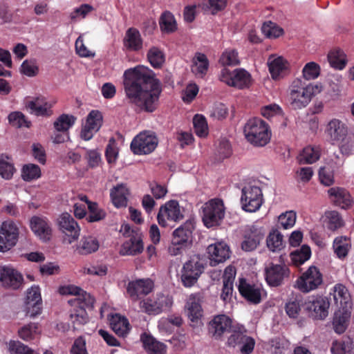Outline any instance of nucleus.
Returning <instances> with one entry per match:
<instances>
[{"instance_id":"1","label":"nucleus","mask_w":354,"mask_h":354,"mask_svg":"<svg viewBox=\"0 0 354 354\" xmlns=\"http://www.w3.org/2000/svg\"><path fill=\"white\" fill-rule=\"evenodd\" d=\"M124 88L131 103L148 112L155 110L161 88L152 71L141 66L125 71Z\"/></svg>"},{"instance_id":"2","label":"nucleus","mask_w":354,"mask_h":354,"mask_svg":"<svg viewBox=\"0 0 354 354\" xmlns=\"http://www.w3.org/2000/svg\"><path fill=\"white\" fill-rule=\"evenodd\" d=\"M321 84H306L302 80H294L290 87V102L294 109L306 106L312 98L322 92Z\"/></svg>"},{"instance_id":"3","label":"nucleus","mask_w":354,"mask_h":354,"mask_svg":"<svg viewBox=\"0 0 354 354\" xmlns=\"http://www.w3.org/2000/svg\"><path fill=\"white\" fill-rule=\"evenodd\" d=\"M243 134L248 142L255 147H264L270 142L272 131L270 126L259 118L248 120L243 127Z\"/></svg>"},{"instance_id":"4","label":"nucleus","mask_w":354,"mask_h":354,"mask_svg":"<svg viewBox=\"0 0 354 354\" xmlns=\"http://www.w3.org/2000/svg\"><path fill=\"white\" fill-rule=\"evenodd\" d=\"M326 133L333 145H337L342 152H348L351 147L348 138V127L342 120H330L326 125Z\"/></svg>"},{"instance_id":"5","label":"nucleus","mask_w":354,"mask_h":354,"mask_svg":"<svg viewBox=\"0 0 354 354\" xmlns=\"http://www.w3.org/2000/svg\"><path fill=\"white\" fill-rule=\"evenodd\" d=\"M202 219L207 227L218 225L225 216V207L222 199L212 198L202 207Z\"/></svg>"},{"instance_id":"6","label":"nucleus","mask_w":354,"mask_h":354,"mask_svg":"<svg viewBox=\"0 0 354 354\" xmlns=\"http://www.w3.org/2000/svg\"><path fill=\"white\" fill-rule=\"evenodd\" d=\"M183 211L177 201L170 200L161 205L157 215L158 224L164 227H173L171 224L183 220Z\"/></svg>"},{"instance_id":"7","label":"nucleus","mask_w":354,"mask_h":354,"mask_svg":"<svg viewBox=\"0 0 354 354\" xmlns=\"http://www.w3.org/2000/svg\"><path fill=\"white\" fill-rule=\"evenodd\" d=\"M20 230L17 223L7 219L0 224V252H5L14 248L19 239Z\"/></svg>"},{"instance_id":"8","label":"nucleus","mask_w":354,"mask_h":354,"mask_svg":"<svg viewBox=\"0 0 354 354\" xmlns=\"http://www.w3.org/2000/svg\"><path fill=\"white\" fill-rule=\"evenodd\" d=\"M219 80L227 85L239 89L248 88L252 84L250 74L243 68L230 71L225 68L221 71Z\"/></svg>"},{"instance_id":"9","label":"nucleus","mask_w":354,"mask_h":354,"mask_svg":"<svg viewBox=\"0 0 354 354\" xmlns=\"http://www.w3.org/2000/svg\"><path fill=\"white\" fill-rule=\"evenodd\" d=\"M263 194L259 187L248 185L243 188L241 197L242 209L245 212H254L263 203Z\"/></svg>"},{"instance_id":"10","label":"nucleus","mask_w":354,"mask_h":354,"mask_svg":"<svg viewBox=\"0 0 354 354\" xmlns=\"http://www.w3.org/2000/svg\"><path fill=\"white\" fill-rule=\"evenodd\" d=\"M323 281L322 274L315 266H310L296 281L295 287L302 292L317 289Z\"/></svg>"},{"instance_id":"11","label":"nucleus","mask_w":354,"mask_h":354,"mask_svg":"<svg viewBox=\"0 0 354 354\" xmlns=\"http://www.w3.org/2000/svg\"><path fill=\"white\" fill-rule=\"evenodd\" d=\"M203 263L198 256L192 257L183 266L181 280L185 287L194 286L203 271Z\"/></svg>"},{"instance_id":"12","label":"nucleus","mask_w":354,"mask_h":354,"mask_svg":"<svg viewBox=\"0 0 354 354\" xmlns=\"http://www.w3.org/2000/svg\"><path fill=\"white\" fill-rule=\"evenodd\" d=\"M158 145V139L153 133L143 131L136 136L131 143V149L135 154H148Z\"/></svg>"},{"instance_id":"13","label":"nucleus","mask_w":354,"mask_h":354,"mask_svg":"<svg viewBox=\"0 0 354 354\" xmlns=\"http://www.w3.org/2000/svg\"><path fill=\"white\" fill-rule=\"evenodd\" d=\"M154 288L153 281L149 278L139 279L128 283L127 292L132 301L136 302L149 295Z\"/></svg>"},{"instance_id":"14","label":"nucleus","mask_w":354,"mask_h":354,"mask_svg":"<svg viewBox=\"0 0 354 354\" xmlns=\"http://www.w3.org/2000/svg\"><path fill=\"white\" fill-rule=\"evenodd\" d=\"M329 306L328 299L322 296L309 298L304 304L305 309L310 316L316 319H325L328 315Z\"/></svg>"},{"instance_id":"15","label":"nucleus","mask_w":354,"mask_h":354,"mask_svg":"<svg viewBox=\"0 0 354 354\" xmlns=\"http://www.w3.org/2000/svg\"><path fill=\"white\" fill-rule=\"evenodd\" d=\"M290 276V270L286 265L270 263L265 268V279L271 287H278Z\"/></svg>"},{"instance_id":"16","label":"nucleus","mask_w":354,"mask_h":354,"mask_svg":"<svg viewBox=\"0 0 354 354\" xmlns=\"http://www.w3.org/2000/svg\"><path fill=\"white\" fill-rule=\"evenodd\" d=\"M201 302L202 297L199 293L190 295L186 301L185 310L192 326L201 323L203 313Z\"/></svg>"},{"instance_id":"17","label":"nucleus","mask_w":354,"mask_h":354,"mask_svg":"<svg viewBox=\"0 0 354 354\" xmlns=\"http://www.w3.org/2000/svg\"><path fill=\"white\" fill-rule=\"evenodd\" d=\"M232 327V319L226 315L214 316L208 324V331L211 336L219 339L222 336L231 331Z\"/></svg>"},{"instance_id":"18","label":"nucleus","mask_w":354,"mask_h":354,"mask_svg":"<svg viewBox=\"0 0 354 354\" xmlns=\"http://www.w3.org/2000/svg\"><path fill=\"white\" fill-rule=\"evenodd\" d=\"M103 121L102 113L97 110L91 111L81 131V138L85 140L91 139L93 135L99 131Z\"/></svg>"},{"instance_id":"19","label":"nucleus","mask_w":354,"mask_h":354,"mask_svg":"<svg viewBox=\"0 0 354 354\" xmlns=\"http://www.w3.org/2000/svg\"><path fill=\"white\" fill-rule=\"evenodd\" d=\"M207 252L212 266L225 261L230 256V248L223 241L210 244L207 248Z\"/></svg>"},{"instance_id":"20","label":"nucleus","mask_w":354,"mask_h":354,"mask_svg":"<svg viewBox=\"0 0 354 354\" xmlns=\"http://www.w3.org/2000/svg\"><path fill=\"white\" fill-rule=\"evenodd\" d=\"M58 224L61 231L69 237V243L79 238L80 228L71 214L63 213L58 219Z\"/></svg>"},{"instance_id":"21","label":"nucleus","mask_w":354,"mask_h":354,"mask_svg":"<svg viewBox=\"0 0 354 354\" xmlns=\"http://www.w3.org/2000/svg\"><path fill=\"white\" fill-rule=\"evenodd\" d=\"M68 302L73 307L70 310L69 318L73 327L75 328L77 326L86 324L88 316L84 308V300H82V298H75Z\"/></svg>"},{"instance_id":"22","label":"nucleus","mask_w":354,"mask_h":354,"mask_svg":"<svg viewBox=\"0 0 354 354\" xmlns=\"http://www.w3.org/2000/svg\"><path fill=\"white\" fill-rule=\"evenodd\" d=\"M40 289L38 286H32L27 291L26 308V315L35 317L41 311Z\"/></svg>"},{"instance_id":"23","label":"nucleus","mask_w":354,"mask_h":354,"mask_svg":"<svg viewBox=\"0 0 354 354\" xmlns=\"http://www.w3.org/2000/svg\"><path fill=\"white\" fill-rule=\"evenodd\" d=\"M167 305V298L162 294L147 298L140 301V308L149 315H158Z\"/></svg>"},{"instance_id":"24","label":"nucleus","mask_w":354,"mask_h":354,"mask_svg":"<svg viewBox=\"0 0 354 354\" xmlns=\"http://www.w3.org/2000/svg\"><path fill=\"white\" fill-rule=\"evenodd\" d=\"M30 227L33 233L44 241L50 240L52 236L51 227L44 217L32 216L30 220Z\"/></svg>"},{"instance_id":"25","label":"nucleus","mask_w":354,"mask_h":354,"mask_svg":"<svg viewBox=\"0 0 354 354\" xmlns=\"http://www.w3.org/2000/svg\"><path fill=\"white\" fill-rule=\"evenodd\" d=\"M328 194L330 201L342 209H348L352 206V197L349 192L343 187H331L328 190Z\"/></svg>"},{"instance_id":"26","label":"nucleus","mask_w":354,"mask_h":354,"mask_svg":"<svg viewBox=\"0 0 354 354\" xmlns=\"http://www.w3.org/2000/svg\"><path fill=\"white\" fill-rule=\"evenodd\" d=\"M268 66L272 78L279 80L286 75L289 64L282 56L271 55L268 59Z\"/></svg>"},{"instance_id":"27","label":"nucleus","mask_w":354,"mask_h":354,"mask_svg":"<svg viewBox=\"0 0 354 354\" xmlns=\"http://www.w3.org/2000/svg\"><path fill=\"white\" fill-rule=\"evenodd\" d=\"M55 103V100L49 101L46 97L40 96L27 101L26 107L37 115H50L51 108Z\"/></svg>"},{"instance_id":"28","label":"nucleus","mask_w":354,"mask_h":354,"mask_svg":"<svg viewBox=\"0 0 354 354\" xmlns=\"http://www.w3.org/2000/svg\"><path fill=\"white\" fill-rule=\"evenodd\" d=\"M333 298L336 305L342 310H351L353 306L351 296L346 286L341 283L333 288Z\"/></svg>"},{"instance_id":"29","label":"nucleus","mask_w":354,"mask_h":354,"mask_svg":"<svg viewBox=\"0 0 354 354\" xmlns=\"http://www.w3.org/2000/svg\"><path fill=\"white\" fill-rule=\"evenodd\" d=\"M264 236L263 232L254 226L250 227L245 231L244 240L241 248L246 252L252 251L257 248Z\"/></svg>"},{"instance_id":"30","label":"nucleus","mask_w":354,"mask_h":354,"mask_svg":"<svg viewBox=\"0 0 354 354\" xmlns=\"http://www.w3.org/2000/svg\"><path fill=\"white\" fill-rule=\"evenodd\" d=\"M23 281L22 276L16 270L10 268H0V283L3 286L18 288Z\"/></svg>"},{"instance_id":"31","label":"nucleus","mask_w":354,"mask_h":354,"mask_svg":"<svg viewBox=\"0 0 354 354\" xmlns=\"http://www.w3.org/2000/svg\"><path fill=\"white\" fill-rule=\"evenodd\" d=\"M238 288L240 294L248 301L253 304H259L261 302L263 290L260 288L250 285L248 283L245 279H241Z\"/></svg>"},{"instance_id":"32","label":"nucleus","mask_w":354,"mask_h":354,"mask_svg":"<svg viewBox=\"0 0 354 354\" xmlns=\"http://www.w3.org/2000/svg\"><path fill=\"white\" fill-rule=\"evenodd\" d=\"M194 229L193 221L188 220L181 226L176 229L173 232L172 244L180 245L187 243L192 236V231Z\"/></svg>"},{"instance_id":"33","label":"nucleus","mask_w":354,"mask_h":354,"mask_svg":"<svg viewBox=\"0 0 354 354\" xmlns=\"http://www.w3.org/2000/svg\"><path fill=\"white\" fill-rule=\"evenodd\" d=\"M124 47L129 51H139L142 48L143 41L138 30L129 28L123 39Z\"/></svg>"},{"instance_id":"34","label":"nucleus","mask_w":354,"mask_h":354,"mask_svg":"<svg viewBox=\"0 0 354 354\" xmlns=\"http://www.w3.org/2000/svg\"><path fill=\"white\" fill-rule=\"evenodd\" d=\"M143 347L148 354H166L167 346L151 335L143 333L140 337Z\"/></svg>"},{"instance_id":"35","label":"nucleus","mask_w":354,"mask_h":354,"mask_svg":"<svg viewBox=\"0 0 354 354\" xmlns=\"http://www.w3.org/2000/svg\"><path fill=\"white\" fill-rule=\"evenodd\" d=\"M41 329L38 324L30 323L21 327L17 332L19 337L25 342L39 340L41 337Z\"/></svg>"},{"instance_id":"36","label":"nucleus","mask_w":354,"mask_h":354,"mask_svg":"<svg viewBox=\"0 0 354 354\" xmlns=\"http://www.w3.org/2000/svg\"><path fill=\"white\" fill-rule=\"evenodd\" d=\"M129 194L128 188L124 184L114 187L110 192L113 204L116 207H125L127 205V196Z\"/></svg>"},{"instance_id":"37","label":"nucleus","mask_w":354,"mask_h":354,"mask_svg":"<svg viewBox=\"0 0 354 354\" xmlns=\"http://www.w3.org/2000/svg\"><path fill=\"white\" fill-rule=\"evenodd\" d=\"M143 243L138 236H133L129 241H125L120 250L122 255H136L143 251Z\"/></svg>"},{"instance_id":"38","label":"nucleus","mask_w":354,"mask_h":354,"mask_svg":"<svg viewBox=\"0 0 354 354\" xmlns=\"http://www.w3.org/2000/svg\"><path fill=\"white\" fill-rule=\"evenodd\" d=\"M209 61L205 54L196 53L192 59V71L196 75L203 77L207 72Z\"/></svg>"},{"instance_id":"39","label":"nucleus","mask_w":354,"mask_h":354,"mask_svg":"<svg viewBox=\"0 0 354 354\" xmlns=\"http://www.w3.org/2000/svg\"><path fill=\"white\" fill-rule=\"evenodd\" d=\"M100 247L98 240L92 236H84L81 239L77 250L82 255H86L96 252Z\"/></svg>"},{"instance_id":"40","label":"nucleus","mask_w":354,"mask_h":354,"mask_svg":"<svg viewBox=\"0 0 354 354\" xmlns=\"http://www.w3.org/2000/svg\"><path fill=\"white\" fill-rule=\"evenodd\" d=\"M332 354H354V344L350 339L333 341L330 348Z\"/></svg>"},{"instance_id":"41","label":"nucleus","mask_w":354,"mask_h":354,"mask_svg":"<svg viewBox=\"0 0 354 354\" xmlns=\"http://www.w3.org/2000/svg\"><path fill=\"white\" fill-rule=\"evenodd\" d=\"M80 198L81 201L87 203L89 214L86 219L88 222H97L105 218L106 212L100 208L97 203L90 202L86 196H81Z\"/></svg>"},{"instance_id":"42","label":"nucleus","mask_w":354,"mask_h":354,"mask_svg":"<svg viewBox=\"0 0 354 354\" xmlns=\"http://www.w3.org/2000/svg\"><path fill=\"white\" fill-rule=\"evenodd\" d=\"M110 325L112 330L120 336H124L129 330L128 320L118 314L112 315L110 319Z\"/></svg>"},{"instance_id":"43","label":"nucleus","mask_w":354,"mask_h":354,"mask_svg":"<svg viewBox=\"0 0 354 354\" xmlns=\"http://www.w3.org/2000/svg\"><path fill=\"white\" fill-rule=\"evenodd\" d=\"M351 315V310H340L335 313L333 321V326L337 334L343 333L348 326V321Z\"/></svg>"},{"instance_id":"44","label":"nucleus","mask_w":354,"mask_h":354,"mask_svg":"<svg viewBox=\"0 0 354 354\" xmlns=\"http://www.w3.org/2000/svg\"><path fill=\"white\" fill-rule=\"evenodd\" d=\"M325 224L331 231H335L344 225V220L337 211H328L325 213Z\"/></svg>"},{"instance_id":"45","label":"nucleus","mask_w":354,"mask_h":354,"mask_svg":"<svg viewBox=\"0 0 354 354\" xmlns=\"http://www.w3.org/2000/svg\"><path fill=\"white\" fill-rule=\"evenodd\" d=\"M320 156V149L317 147L308 146L299 154V162L311 164L316 162Z\"/></svg>"},{"instance_id":"46","label":"nucleus","mask_w":354,"mask_h":354,"mask_svg":"<svg viewBox=\"0 0 354 354\" xmlns=\"http://www.w3.org/2000/svg\"><path fill=\"white\" fill-rule=\"evenodd\" d=\"M328 60L330 66L335 68L342 70L346 64V55L339 49H334L328 55Z\"/></svg>"},{"instance_id":"47","label":"nucleus","mask_w":354,"mask_h":354,"mask_svg":"<svg viewBox=\"0 0 354 354\" xmlns=\"http://www.w3.org/2000/svg\"><path fill=\"white\" fill-rule=\"evenodd\" d=\"M351 248V241L345 236L337 237L333 242V249L337 256L342 259L346 257Z\"/></svg>"},{"instance_id":"48","label":"nucleus","mask_w":354,"mask_h":354,"mask_svg":"<svg viewBox=\"0 0 354 354\" xmlns=\"http://www.w3.org/2000/svg\"><path fill=\"white\" fill-rule=\"evenodd\" d=\"M8 351L10 354H38L33 349L19 341L11 340L8 343ZM44 354H53L50 351H46Z\"/></svg>"},{"instance_id":"49","label":"nucleus","mask_w":354,"mask_h":354,"mask_svg":"<svg viewBox=\"0 0 354 354\" xmlns=\"http://www.w3.org/2000/svg\"><path fill=\"white\" fill-rule=\"evenodd\" d=\"M266 244L272 252L281 250L283 248V235L278 230L270 232L267 237Z\"/></svg>"},{"instance_id":"50","label":"nucleus","mask_w":354,"mask_h":354,"mask_svg":"<svg viewBox=\"0 0 354 354\" xmlns=\"http://www.w3.org/2000/svg\"><path fill=\"white\" fill-rule=\"evenodd\" d=\"M310 248L308 245H302V247L290 254L292 263L299 266L306 262L310 257Z\"/></svg>"},{"instance_id":"51","label":"nucleus","mask_w":354,"mask_h":354,"mask_svg":"<svg viewBox=\"0 0 354 354\" xmlns=\"http://www.w3.org/2000/svg\"><path fill=\"white\" fill-rule=\"evenodd\" d=\"M160 28L165 32H171L176 30L177 25L174 15L169 12H165L160 17Z\"/></svg>"},{"instance_id":"52","label":"nucleus","mask_w":354,"mask_h":354,"mask_svg":"<svg viewBox=\"0 0 354 354\" xmlns=\"http://www.w3.org/2000/svg\"><path fill=\"white\" fill-rule=\"evenodd\" d=\"M147 59L153 68H160L165 62V55L160 48L153 46L149 50Z\"/></svg>"},{"instance_id":"53","label":"nucleus","mask_w":354,"mask_h":354,"mask_svg":"<svg viewBox=\"0 0 354 354\" xmlns=\"http://www.w3.org/2000/svg\"><path fill=\"white\" fill-rule=\"evenodd\" d=\"M297 220V214L292 210L286 211L278 217V225L280 228L288 230L292 227Z\"/></svg>"},{"instance_id":"54","label":"nucleus","mask_w":354,"mask_h":354,"mask_svg":"<svg viewBox=\"0 0 354 354\" xmlns=\"http://www.w3.org/2000/svg\"><path fill=\"white\" fill-rule=\"evenodd\" d=\"M219 62L223 66H236L240 63L238 53L234 49H226L222 53Z\"/></svg>"},{"instance_id":"55","label":"nucleus","mask_w":354,"mask_h":354,"mask_svg":"<svg viewBox=\"0 0 354 354\" xmlns=\"http://www.w3.org/2000/svg\"><path fill=\"white\" fill-rule=\"evenodd\" d=\"M261 30L264 35L270 39L277 38L283 34V30L271 21L264 23Z\"/></svg>"},{"instance_id":"56","label":"nucleus","mask_w":354,"mask_h":354,"mask_svg":"<svg viewBox=\"0 0 354 354\" xmlns=\"http://www.w3.org/2000/svg\"><path fill=\"white\" fill-rule=\"evenodd\" d=\"M41 176V170L38 165L34 164L26 165L21 171L22 178L26 181L37 179Z\"/></svg>"},{"instance_id":"57","label":"nucleus","mask_w":354,"mask_h":354,"mask_svg":"<svg viewBox=\"0 0 354 354\" xmlns=\"http://www.w3.org/2000/svg\"><path fill=\"white\" fill-rule=\"evenodd\" d=\"M76 118L73 115L63 114L55 122V128L59 131H68L75 123Z\"/></svg>"},{"instance_id":"58","label":"nucleus","mask_w":354,"mask_h":354,"mask_svg":"<svg viewBox=\"0 0 354 354\" xmlns=\"http://www.w3.org/2000/svg\"><path fill=\"white\" fill-rule=\"evenodd\" d=\"M194 128L196 134L199 137H205L208 134L207 121L201 115H196L193 119Z\"/></svg>"},{"instance_id":"59","label":"nucleus","mask_w":354,"mask_h":354,"mask_svg":"<svg viewBox=\"0 0 354 354\" xmlns=\"http://www.w3.org/2000/svg\"><path fill=\"white\" fill-rule=\"evenodd\" d=\"M320 70L319 64L314 62H310L304 66L302 70V75L306 80H315L319 76Z\"/></svg>"},{"instance_id":"60","label":"nucleus","mask_w":354,"mask_h":354,"mask_svg":"<svg viewBox=\"0 0 354 354\" xmlns=\"http://www.w3.org/2000/svg\"><path fill=\"white\" fill-rule=\"evenodd\" d=\"M58 292L60 295H74L76 297L75 298H82V300H85L88 296L82 289L73 285L61 286L59 288Z\"/></svg>"},{"instance_id":"61","label":"nucleus","mask_w":354,"mask_h":354,"mask_svg":"<svg viewBox=\"0 0 354 354\" xmlns=\"http://www.w3.org/2000/svg\"><path fill=\"white\" fill-rule=\"evenodd\" d=\"M118 156V149L117 147L115 140L113 138H111L109 141V144L105 151V156L107 162L109 164L115 163Z\"/></svg>"},{"instance_id":"62","label":"nucleus","mask_w":354,"mask_h":354,"mask_svg":"<svg viewBox=\"0 0 354 354\" xmlns=\"http://www.w3.org/2000/svg\"><path fill=\"white\" fill-rule=\"evenodd\" d=\"M320 183L325 186H330L334 183L333 171L328 167H322L319 171Z\"/></svg>"},{"instance_id":"63","label":"nucleus","mask_w":354,"mask_h":354,"mask_svg":"<svg viewBox=\"0 0 354 354\" xmlns=\"http://www.w3.org/2000/svg\"><path fill=\"white\" fill-rule=\"evenodd\" d=\"M75 51L82 57H93L95 53L89 50L84 44L82 36H80L75 41Z\"/></svg>"},{"instance_id":"64","label":"nucleus","mask_w":354,"mask_h":354,"mask_svg":"<svg viewBox=\"0 0 354 354\" xmlns=\"http://www.w3.org/2000/svg\"><path fill=\"white\" fill-rule=\"evenodd\" d=\"M9 122L15 127H28L25 116L21 112H12L8 115Z\"/></svg>"}]
</instances>
